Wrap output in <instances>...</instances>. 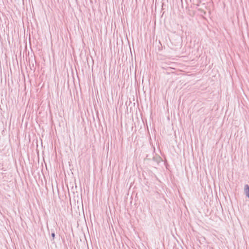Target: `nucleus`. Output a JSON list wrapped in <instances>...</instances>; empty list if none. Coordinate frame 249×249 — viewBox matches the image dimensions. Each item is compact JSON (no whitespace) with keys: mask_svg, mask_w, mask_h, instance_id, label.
Instances as JSON below:
<instances>
[{"mask_svg":"<svg viewBox=\"0 0 249 249\" xmlns=\"http://www.w3.org/2000/svg\"><path fill=\"white\" fill-rule=\"evenodd\" d=\"M245 192L246 195L249 197V186L248 185L246 186Z\"/></svg>","mask_w":249,"mask_h":249,"instance_id":"f257e3e1","label":"nucleus"},{"mask_svg":"<svg viewBox=\"0 0 249 249\" xmlns=\"http://www.w3.org/2000/svg\"><path fill=\"white\" fill-rule=\"evenodd\" d=\"M52 235L53 237H54L55 236V234H54V233H53L52 234Z\"/></svg>","mask_w":249,"mask_h":249,"instance_id":"f03ea898","label":"nucleus"}]
</instances>
